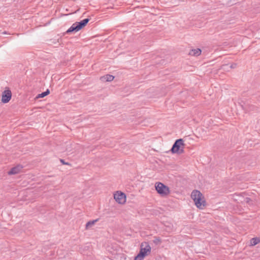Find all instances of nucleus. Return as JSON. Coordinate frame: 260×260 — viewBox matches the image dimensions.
I'll return each instance as SVG.
<instances>
[{"instance_id": "f3484780", "label": "nucleus", "mask_w": 260, "mask_h": 260, "mask_svg": "<svg viewBox=\"0 0 260 260\" xmlns=\"http://www.w3.org/2000/svg\"><path fill=\"white\" fill-rule=\"evenodd\" d=\"M235 66H236V64L232 65V66H231V68H235Z\"/></svg>"}, {"instance_id": "39448f33", "label": "nucleus", "mask_w": 260, "mask_h": 260, "mask_svg": "<svg viewBox=\"0 0 260 260\" xmlns=\"http://www.w3.org/2000/svg\"><path fill=\"white\" fill-rule=\"evenodd\" d=\"M155 187L157 193L161 197H166L170 192L169 188L161 182H156L155 184Z\"/></svg>"}, {"instance_id": "9b49d317", "label": "nucleus", "mask_w": 260, "mask_h": 260, "mask_svg": "<svg viewBox=\"0 0 260 260\" xmlns=\"http://www.w3.org/2000/svg\"><path fill=\"white\" fill-rule=\"evenodd\" d=\"M201 53V50L200 49H192L189 52V54L194 56H198Z\"/></svg>"}, {"instance_id": "0eeeda50", "label": "nucleus", "mask_w": 260, "mask_h": 260, "mask_svg": "<svg viewBox=\"0 0 260 260\" xmlns=\"http://www.w3.org/2000/svg\"><path fill=\"white\" fill-rule=\"evenodd\" d=\"M12 97L11 91L8 88L5 90L2 94V102L3 103H7L11 100Z\"/></svg>"}, {"instance_id": "2eb2a0df", "label": "nucleus", "mask_w": 260, "mask_h": 260, "mask_svg": "<svg viewBox=\"0 0 260 260\" xmlns=\"http://www.w3.org/2000/svg\"><path fill=\"white\" fill-rule=\"evenodd\" d=\"M60 161L63 165H70V164H69V162H65L64 160L62 159H60Z\"/></svg>"}, {"instance_id": "4468645a", "label": "nucleus", "mask_w": 260, "mask_h": 260, "mask_svg": "<svg viewBox=\"0 0 260 260\" xmlns=\"http://www.w3.org/2000/svg\"><path fill=\"white\" fill-rule=\"evenodd\" d=\"M153 243L156 245L160 243V242H161V240H160V238L158 237H155L154 239L153 240Z\"/></svg>"}, {"instance_id": "f03ea898", "label": "nucleus", "mask_w": 260, "mask_h": 260, "mask_svg": "<svg viewBox=\"0 0 260 260\" xmlns=\"http://www.w3.org/2000/svg\"><path fill=\"white\" fill-rule=\"evenodd\" d=\"M151 248L147 242H143L141 244L140 251L135 257L134 260H142L144 257L148 255L151 252Z\"/></svg>"}, {"instance_id": "1a4fd4ad", "label": "nucleus", "mask_w": 260, "mask_h": 260, "mask_svg": "<svg viewBox=\"0 0 260 260\" xmlns=\"http://www.w3.org/2000/svg\"><path fill=\"white\" fill-rule=\"evenodd\" d=\"M22 169V167L20 166H17L15 167L12 168L11 170L9 172V174H16L18 173Z\"/></svg>"}, {"instance_id": "dca6fc26", "label": "nucleus", "mask_w": 260, "mask_h": 260, "mask_svg": "<svg viewBox=\"0 0 260 260\" xmlns=\"http://www.w3.org/2000/svg\"><path fill=\"white\" fill-rule=\"evenodd\" d=\"M250 201V199L249 198H246L245 199V201L248 203Z\"/></svg>"}, {"instance_id": "ddd939ff", "label": "nucleus", "mask_w": 260, "mask_h": 260, "mask_svg": "<svg viewBox=\"0 0 260 260\" xmlns=\"http://www.w3.org/2000/svg\"><path fill=\"white\" fill-rule=\"evenodd\" d=\"M98 221V219L93 220H90L87 222L86 224V229H88L89 228H91L93 225L94 224V223Z\"/></svg>"}, {"instance_id": "7ed1b4c3", "label": "nucleus", "mask_w": 260, "mask_h": 260, "mask_svg": "<svg viewBox=\"0 0 260 260\" xmlns=\"http://www.w3.org/2000/svg\"><path fill=\"white\" fill-rule=\"evenodd\" d=\"M89 21V18H85L80 22H76L67 30L66 33L77 32L85 26Z\"/></svg>"}, {"instance_id": "f257e3e1", "label": "nucleus", "mask_w": 260, "mask_h": 260, "mask_svg": "<svg viewBox=\"0 0 260 260\" xmlns=\"http://www.w3.org/2000/svg\"><path fill=\"white\" fill-rule=\"evenodd\" d=\"M191 197L198 208H202V207L205 206L206 201L204 200V197L200 191L198 190H193L191 192Z\"/></svg>"}, {"instance_id": "9d476101", "label": "nucleus", "mask_w": 260, "mask_h": 260, "mask_svg": "<svg viewBox=\"0 0 260 260\" xmlns=\"http://www.w3.org/2000/svg\"><path fill=\"white\" fill-rule=\"evenodd\" d=\"M114 78V77L112 75H106L104 76H103L101 78V79L102 81H112Z\"/></svg>"}, {"instance_id": "423d86ee", "label": "nucleus", "mask_w": 260, "mask_h": 260, "mask_svg": "<svg viewBox=\"0 0 260 260\" xmlns=\"http://www.w3.org/2000/svg\"><path fill=\"white\" fill-rule=\"evenodd\" d=\"M115 201L119 204H123L126 202V195L121 191H117L114 195Z\"/></svg>"}, {"instance_id": "6e6552de", "label": "nucleus", "mask_w": 260, "mask_h": 260, "mask_svg": "<svg viewBox=\"0 0 260 260\" xmlns=\"http://www.w3.org/2000/svg\"><path fill=\"white\" fill-rule=\"evenodd\" d=\"M260 242V239L259 238H253L251 239L249 242H247V244L250 246H253Z\"/></svg>"}, {"instance_id": "f8f14e48", "label": "nucleus", "mask_w": 260, "mask_h": 260, "mask_svg": "<svg viewBox=\"0 0 260 260\" xmlns=\"http://www.w3.org/2000/svg\"><path fill=\"white\" fill-rule=\"evenodd\" d=\"M50 93V91L49 89H47L44 92H42L40 94H39L36 98L37 99H38V98H44L45 96H46V95H48Z\"/></svg>"}, {"instance_id": "20e7f679", "label": "nucleus", "mask_w": 260, "mask_h": 260, "mask_svg": "<svg viewBox=\"0 0 260 260\" xmlns=\"http://www.w3.org/2000/svg\"><path fill=\"white\" fill-rule=\"evenodd\" d=\"M184 145L182 139H177L173 145L171 151L172 153L181 154L184 152L183 147Z\"/></svg>"}]
</instances>
